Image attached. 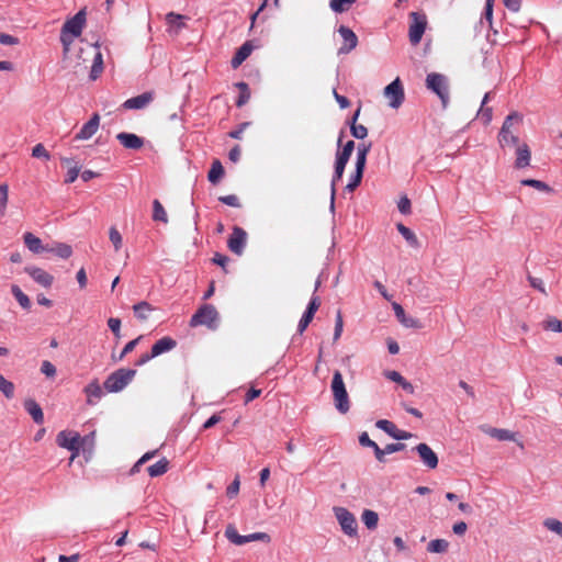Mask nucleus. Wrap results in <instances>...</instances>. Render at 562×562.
Listing matches in <instances>:
<instances>
[{"label":"nucleus","instance_id":"f257e3e1","mask_svg":"<svg viewBox=\"0 0 562 562\" xmlns=\"http://www.w3.org/2000/svg\"><path fill=\"white\" fill-rule=\"evenodd\" d=\"M86 23V13L80 10L75 16L66 21L61 27L60 41L64 46V52L67 53L75 37L80 36Z\"/></svg>","mask_w":562,"mask_h":562},{"label":"nucleus","instance_id":"f03ea898","mask_svg":"<svg viewBox=\"0 0 562 562\" xmlns=\"http://www.w3.org/2000/svg\"><path fill=\"white\" fill-rule=\"evenodd\" d=\"M335 408L340 414H347L350 409V400L344 382L342 374L336 370L330 384Z\"/></svg>","mask_w":562,"mask_h":562},{"label":"nucleus","instance_id":"7ed1b4c3","mask_svg":"<svg viewBox=\"0 0 562 562\" xmlns=\"http://www.w3.org/2000/svg\"><path fill=\"white\" fill-rule=\"evenodd\" d=\"M371 149V143H361L357 147L356 170L351 176L349 183L345 187L348 192H353L361 183L366 168L367 156Z\"/></svg>","mask_w":562,"mask_h":562},{"label":"nucleus","instance_id":"20e7f679","mask_svg":"<svg viewBox=\"0 0 562 562\" xmlns=\"http://www.w3.org/2000/svg\"><path fill=\"white\" fill-rule=\"evenodd\" d=\"M218 312L212 304H204L192 315L190 326H206L211 329L217 327Z\"/></svg>","mask_w":562,"mask_h":562},{"label":"nucleus","instance_id":"39448f33","mask_svg":"<svg viewBox=\"0 0 562 562\" xmlns=\"http://www.w3.org/2000/svg\"><path fill=\"white\" fill-rule=\"evenodd\" d=\"M520 121L521 116L517 112H513L506 116L498 133V142L502 147L516 146L518 144V136L513 127L514 123H519Z\"/></svg>","mask_w":562,"mask_h":562},{"label":"nucleus","instance_id":"423d86ee","mask_svg":"<svg viewBox=\"0 0 562 562\" xmlns=\"http://www.w3.org/2000/svg\"><path fill=\"white\" fill-rule=\"evenodd\" d=\"M135 373L132 369H119L106 378L104 389L111 393L120 392L133 380Z\"/></svg>","mask_w":562,"mask_h":562},{"label":"nucleus","instance_id":"0eeeda50","mask_svg":"<svg viewBox=\"0 0 562 562\" xmlns=\"http://www.w3.org/2000/svg\"><path fill=\"white\" fill-rule=\"evenodd\" d=\"M426 87L440 98L442 106L446 108L449 102L448 79L441 74H428L426 78Z\"/></svg>","mask_w":562,"mask_h":562},{"label":"nucleus","instance_id":"6e6552de","mask_svg":"<svg viewBox=\"0 0 562 562\" xmlns=\"http://www.w3.org/2000/svg\"><path fill=\"white\" fill-rule=\"evenodd\" d=\"M57 445L71 451L70 462H72L80 453L81 436L77 431L63 430L57 435Z\"/></svg>","mask_w":562,"mask_h":562},{"label":"nucleus","instance_id":"1a4fd4ad","mask_svg":"<svg viewBox=\"0 0 562 562\" xmlns=\"http://www.w3.org/2000/svg\"><path fill=\"white\" fill-rule=\"evenodd\" d=\"M334 514L342 532L348 537H356L358 533V524L355 515L345 507H334Z\"/></svg>","mask_w":562,"mask_h":562},{"label":"nucleus","instance_id":"9d476101","mask_svg":"<svg viewBox=\"0 0 562 562\" xmlns=\"http://www.w3.org/2000/svg\"><path fill=\"white\" fill-rule=\"evenodd\" d=\"M225 537L236 546H243L251 541H270V536L266 532H255L248 536H240L232 524L226 527Z\"/></svg>","mask_w":562,"mask_h":562},{"label":"nucleus","instance_id":"9b49d317","mask_svg":"<svg viewBox=\"0 0 562 562\" xmlns=\"http://www.w3.org/2000/svg\"><path fill=\"white\" fill-rule=\"evenodd\" d=\"M384 97L387 99L391 108L398 109L402 105L405 93L400 78H396L384 88Z\"/></svg>","mask_w":562,"mask_h":562},{"label":"nucleus","instance_id":"f8f14e48","mask_svg":"<svg viewBox=\"0 0 562 562\" xmlns=\"http://www.w3.org/2000/svg\"><path fill=\"white\" fill-rule=\"evenodd\" d=\"M412 20L408 31L409 42L413 45H417L425 33L427 21L424 14H419L417 12H412L409 14Z\"/></svg>","mask_w":562,"mask_h":562},{"label":"nucleus","instance_id":"ddd939ff","mask_svg":"<svg viewBox=\"0 0 562 562\" xmlns=\"http://www.w3.org/2000/svg\"><path fill=\"white\" fill-rule=\"evenodd\" d=\"M246 241L247 233L241 227L235 226L231 237L228 238L227 247L232 252L240 256L246 246Z\"/></svg>","mask_w":562,"mask_h":562},{"label":"nucleus","instance_id":"4468645a","mask_svg":"<svg viewBox=\"0 0 562 562\" xmlns=\"http://www.w3.org/2000/svg\"><path fill=\"white\" fill-rule=\"evenodd\" d=\"M24 271L40 285L50 288L54 282V277L42 268L29 266Z\"/></svg>","mask_w":562,"mask_h":562},{"label":"nucleus","instance_id":"2eb2a0df","mask_svg":"<svg viewBox=\"0 0 562 562\" xmlns=\"http://www.w3.org/2000/svg\"><path fill=\"white\" fill-rule=\"evenodd\" d=\"M154 100V92L147 91L139 95L127 99L122 106L125 110H140L146 108Z\"/></svg>","mask_w":562,"mask_h":562},{"label":"nucleus","instance_id":"dca6fc26","mask_svg":"<svg viewBox=\"0 0 562 562\" xmlns=\"http://www.w3.org/2000/svg\"><path fill=\"white\" fill-rule=\"evenodd\" d=\"M338 32L344 40V45L339 48V54L350 53L353 48H356L358 44V37L356 33L345 25H341Z\"/></svg>","mask_w":562,"mask_h":562},{"label":"nucleus","instance_id":"f3484780","mask_svg":"<svg viewBox=\"0 0 562 562\" xmlns=\"http://www.w3.org/2000/svg\"><path fill=\"white\" fill-rule=\"evenodd\" d=\"M375 425L378 428L384 430L387 435L397 440L408 439L413 437V434L397 429L396 426L387 419H380L376 422Z\"/></svg>","mask_w":562,"mask_h":562},{"label":"nucleus","instance_id":"a211bd4d","mask_svg":"<svg viewBox=\"0 0 562 562\" xmlns=\"http://www.w3.org/2000/svg\"><path fill=\"white\" fill-rule=\"evenodd\" d=\"M99 125L100 116L98 113H94L92 117L86 124H83L81 130L76 134L75 138L78 140L89 139L97 133Z\"/></svg>","mask_w":562,"mask_h":562},{"label":"nucleus","instance_id":"6ab92c4d","mask_svg":"<svg viewBox=\"0 0 562 562\" xmlns=\"http://www.w3.org/2000/svg\"><path fill=\"white\" fill-rule=\"evenodd\" d=\"M416 451L426 467L435 469L438 465L437 454L426 443H419L416 446Z\"/></svg>","mask_w":562,"mask_h":562},{"label":"nucleus","instance_id":"aec40b11","mask_svg":"<svg viewBox=\"0 0 562 562\" xmlns=\"http://www.w3.org/2000/svg\"><path fill=\"white\" fill-rule=\"evenodd\" d=\"M89 52L92 55V67L90 71V79L95 80L103 71V58L98 46H89Z\"/></svg>","mask_w":562,"mask_h":562},{"label":"nucleus","instance_id":"412c9836","mask_svg":"<svg viewBox=\"0 0 562 562\" xmlns=\"http://www.w3.org/2000/svg\"><path fill=\"white\" fill-rule=\"evenodd\" d=\"M117 140L127 149H140L144 146V139L133 133H119Z\"/></svg>","mask_w":562,"mask_h":562},{"label":"nucleus","instance_id":"4be33fe9","mask_svg":"<svg viewBox=\"0 0 562 562\" xmlns=\"http://www.w3.org/2000/svg\"><path fill=\"white\" fill-rule=\"evenodd\" d=\"M23 241L27 249L33 254H42L48 251V244L43 245L41 238L35 236L33 233H24Z\"/></svg>","mask_w":562,"mask_h":562},{"label":"nucleus","instance_id":"5701e85b","mask_svg":"<svg viewBox=\"0 0 562 562\" xmlns=\"http://www.w3.org/2000/svg\"><path fill=\"white\" fill-rule=\"evenodd\" d=\"M494 92L488 91L484 94L481 106L476 113L477 119L485 125L490 124L493 117V109L491 106H486V103L491 100Z\"/></svg>","mask_w":562,"mask_h":562},{"label":"nucleus","instance_id":"b1692460","mask_svg":"<svg viewBox=\"0 0 562 562\" xmlns=\"http://www.w3.org/2000/svg\"><path fill=\"white\" fill-rule=\"evenodd\" d=\"M254 49V45L251 41L245 42L235 53L234 57L232 58V67L238 68L251 54Z\"/></svg>","mask_w":562,"mask_h":562},{"label":"nucleus","instance_id":"393cba45","mask_svg":"<svg viewBox=\"0 0 562 562\" xmlns=\"http://www.w3.org/2000/svg\"><path fill=\"white\" fill-rule=\"evenodd\" d=\"M177 346V342L171 337H162L157 340L150 350V357H157L164 352L172 350Z\"/></svg>","mask_w":562,"mask_h":562},{"label":"nucleus","instance_id":"a878e982","mask_svg":"<svg viewBox=\"0 0 562 562\" xmlns=\"http://www.w3.org/2000/svg\"><path fill=\"white\" fill-rule=\"evenodd\" d=\"M484 431L490 437H492L498 441H516L517 442L516 434L508 429L488 427V428L484 429Z\"/></svg>","mask_w":562,"mask_h":562},{"label":"nucleus","instance_id":"bb28decb","mask_svg":"<svg viewBox=\"0 0 562 562\" xmlns=\"http://www.w3.org/2000/svg\"><path fill=\"white\" fill-rule=\"evenodd\" d=\"M24 408L32 416L33 420L41 425L44 423V414L41 406L32 398H27L24 402Z\"/></svg>","mask_w":562,"mask_h":562},{"label":"nucleus","instance_id":"cd10ccee","mask_svg":"<svg viewBox=\"0 0 562 562\" xmlns=\"http://www.w3.org/2000/svg\"><path fill=\"white\" fill-rule=\"evenodd\" d=\"M347 164H348L347 160L341 159L336 156L335 171H334V176H333V180H331V201H334V198H335V192H336L335 186L342 178V175H344Z\"/></svg>","mask_w":562,"mask_h":562},{"label":"nucleus","instance_id":"c85d7f7f","mask_svg":"<svg viewBox=\"0 0 562 562\" xmlns=\"http://www.w3.org/2000/svg\"><path fill=\"white\" fill-rule=\"evenodd\" d=\"M85 392L87 394V401L89 404H94L95 401H99L103 395L102 387L100 386L98 381H92L91 383H89L85 387Z\"/></svg>","mask_w":562,"mask_h":562},{"label":"nucleus","instance_id":"c756f323","mask_svg":"<svg viewBox=\"0 0 562 562\" xmlns=\"http://www.w3.org/2000/svg\"><path fill=\"white\" fill-rule=\"evenodd\" d=\"M516 155H517L516 161H515L516 168L520 169V168H525V167L529 166L530 150H529V147L527 144L518 146Z\"/></svg>","mask_w":562,"mask_h":562},{"label":"nucleus","instance_id":"7c9ffc66","mask_svg":"<svg viewBox=\"0 0 562 562\" xmlns=\"http://www.w3.org/2000/svg\"><path fill=\"white\" fill-rule=\"evenodd\" d=\"M47 252H53L59 258L68 259L72 255V248L65 243H54L53 245H48Z\"/></svg>","mask_w":562,"mask_h":562},{"label":"nucleus","instance_id":"2f4dec72","mask_svg":"<svg viewBox=\"0 0 562 562\" xmlns=\"http://www.w3.org/2000/svg\"><path fill=\"white\" fill-rule=\"evenodd\" d=\"M360 110L361 108L359 106L357 109V111L355 112L353 116H352V123H351V126H350V132L352 134L353 137L358 138V139H363L364 137H367L368 135V130L364 125H361V124H356V121L360 114Z\"/></svg>","mask_w":562,"mask_h":562},{"label":"nucleus","instance_id":"473e14b6","mask_svg":"<svg viewBox=\"0 0 562 562\" xmlns=\"http://www.w3.org/2000/svg\"><path fill=\"white\" fill-rule=\"evenodd\" d=\"M154 310L155 308L146 301H142L133 306L134 314L140 322L147 321L149 313Z\"/></svg>","mask_w":562,"mask_h":562},{"label":"nucleus","instance_id":"72a5a7b5","mask_svg":"<svg viewBox=\"0 0 562 562\" xmlns=\"http://www.w3.org/2000/svg\"><path fill=\"white\" fill-rule=\"evenodd\" d=\"M169 469V461L166 458L160 459L155 464L147 468L148 474L151 477L165 474Z\"/></svg>","mask_w":562,"mask_h":562},{"label":"nucleus","instance_id":"f704fd0d","mask_svg":"<svg viewBox=\"0 0 562 562\" xmlns=\"http://www.w3.org/2000/svg\"><path fill=\"white\" fill-rule=\"evenodd\" d=\"M361 520L368 529L374 530L378 527L379 515L374 510L364 509L361 515Z\"/></svg>","mask_w":562,"mask_h":562},{"label":"nucleus","instance_id":"c9c22d12","mask_svg":"<svg viewBox=\"0 0 562 562\" xmlns=\"http://www.w3.org/2000/svg\"><path fill=\"white\" fill-rule=\"evenodd\" d=\"M224 176V168L218 159L212 162L211 169L207 173V179L211 183H217Z\"/></svg>","mask_w":562,"mask_h":562},{"label":"nucleus","instance_id":"e433bc0d","mask_svg":"<svg viewBox=\"0 0 562 562\" xmlns=\"http://www.w3.org/2000/svg\"><path fill=\"white\" fill-rule=\"evenodd\" d=\"M11 293L18 301V303L24 310H29L31 307V301L29 296L18 286L16 284L11 285Z\"/></svg>","mask_w":562,"mask_h":562},{"label":"nucleus","instance_id":"4c0bfd02","mask_svg":"<svg viewBox=\"0 0 562 562\" xmlns=\"http://www.w3.org/2000/svg\"><path fill=\"white\" fill-rule=\"evenodd\" d=\"M153 220L156 222L168 223V215L159 200L153 201Z\"/></svg>","mask_w":562,"mask_h":562},{"label":"nucleus","instance_id":"58836bf2","mask_svg":"<svg viewBox=\"0 0 562 562\" xmlns=\"http://www.w3.org/2000/svg\"><path fill=\"white\" fill-rule=\"evenodd\" d=\"M184 16L181 14H177L175 12H170L166 15V21L169 24L171 29L175 30L176 33H178L181 29L186 26Z\"/></svg>","mask_w":562,"mask_h":562},{"label":"nucleus","instance_id":"ea45409f","mask_svg":"<svg viewBox=\"0 0 562 562\" xmlns=\"http://www.w3.org/2000/svg\"><path fill=\"white\" fill-rule=\"evenodd\" d=\"M236 87L239 89V95H238V99L236 101V105L238 108H241L243 105H245L249 101V99H250V90H249L248 85L246 82H244V81L237 82Z\"/></svg>","mask_w":562,"mask_h":562},{"label":"nucleus","instance_id":"a19ab883","mask_svg":"<svg viewBox=\"0 0 562 562\" xmlns=\"http://www.w3.org/2000/svg\"><path fill=\"white\" fill-rule=\"evenodd\" d=\"M542 328L553 333H562V321L554 316H549L542 322Z\"/></svg>","mask_w":562,"mask_h":562},{"label":"nucleus","instance_id":"79ce46f5","mask_svg":"<svg viewBox=\"0 0 562 562\" xmlns=\"http://www.w3.org/2000/svg\"><path fill=\"white\" fill-rule=\"evenodd\" d=\"M449 542L445 539H435L428 543L427 550L431 553H443L448 550Z\"/></svg>","mask_w":562,"mask_h":562},{"label":"nucleus","instance_id":"37998d69","mask_svg":"<svg viewBox=\"0 0 562 562\" xmlns=\"http://www.w3.org/2000/svg\"><path fill=\"white\" fill-rule=\"evenodd\" d=\"M357 0H330L329 7L334 12L342 13L350 9Z\"/></svg>","mask_w":562,"mask_h":562},{"label":"nucleus","instance_id":"c03bdc74","mask_svg":"<svg viewBox=\"0 0 562 562\" xmlns=\"http://www.w3.org/2000/svg\"><path fill=\"white\" fill-rule=\"evenodd\" d=\"M14 384L0 374V392H2L7 398L14 396Z\"/></svg>","mask_w":562,"mask_h":562},{"label":"nucleus","instance_id":"a18cd8bd","mask_svg":"<svg viewBox=\"0 0 562 562\" xmlns=\"http://www.w3.org/2000/svg\"><path fill=\"white\" fill-rule=\"evenodd\" d=\"M397 231L412 246L418 245L416 235L408 227L400 223L397 224Z\"/></svg>","mask_w":562,"mask_h":562},{"label":"nucleus","instance_id":"49530a36","mask_svg":"<svg viewBox=\"0 0 562 562\" xmlns=\"http://www.w3.org/2000/svg\"><path fill=\"white\" fill-rule=\"evenodd\" d=\"M520 183L522 186L532 187L538 191L549 192L551 190L546 182L536 179H522Z\"/></svg>","mask_w":562,"mask_h":562},{"label":"nucleus","instance_id":"de8ad7c7","mask_svg":"<svg viewBox=\"0 0 562 562\" xmlns=\"http://www.w3.org/2000/svg\"><path fill=\"white\" fill-rule=\"evenodd\" d=\"M543 526L548 530L559 535L562 538V521H560L555 518H547L543 521Z\"/></svg>","mask_w":562,"mask_h":562},{"label":"nucleus","instance_id":"09e8293b","mask_svg":"<svg viewBox=\"0 0 562 562\" xmlns=\"http://www.w3.org/2000/svg\"><path fill=\"white\" fill-rule=\"evenodd\" d=\"M109 237L114 246V250L119 251L123 243L122 235L120 234V232L115 227H111L109 231Z\"/></svg>","mask_w":562,"mask_h":562},{"label":"nucleus","instance_id":"8fccbe9b","mask_svg":"<svg viewBox=\"0 0 562 562\" xmlns=\"http://www.w3.org/2000/svg\"><path fill=\"white\" fill-rule=\"evenodd\" d=\"M9 187L7 183L0 186V216H4L8 203Z\"/></svg>","mask_w":562,"mask_h":562},{"label":"nucleus","instance_id":"3c124183","mask_svg":"<svg viewBox=\"0 0 562 562\" xmlns=\"http://www.w3.org/2000/svg\"><path fill=\"white\" fill-rule=\"evenodd\" d=\"M355 149V142L353 140H348L341 150L337 151V157L341 158V159H345L347 161H349L350 159V156L352 154Z\"/></svg>","mask_w":562,"mask_h":562},{"label":"nucleus","instance_id":"603ef678","mask_svg":"<svg viewBox=\"0 0 562 562\" xmlns=\"http://www.w3.org/2000/svg\"><path fill=\"white\" fill-rule=\"evenodd\" d=\"M32 156L35 158H42L45 160H49V158H50L49 153L46 150V148L44 147L43 144H37L33 147Z\"/></svg>","mask_w":562,"mask_h":562},{"label":"nucleus","instance_id":"864d4df0","mask_svg":"<svg viewBox=\"0 0 562 562\" xmlns=\"http://www.w3.org/2000/svg\"><path fill=\"white\" fill-rule=\"evenodd\" d=\"M527 280L529 281L530 286L538 290L542 294L547 295L544 283L540 278H536L532 277L531 274H528Z\"/></svg>","mask_w":562,"mask_h":562},{"label":"nucleus","instance_id":"5fc2aeb1","mask_svg":"<svg viewBox=\"0 0 562 562\" xmlns=\"http://www.w3.org/2000/svg\"><path fill=\"white\" fill-rule=\"evenodd\" d=\"M393 310L398 321L405 326H413L412 321L406 319L405 311L398 303H393Z\"/></svg>","mask_w":562,"mask_h":562},{"label":"nucleus","instance_id":"6e6d98bb","mask_svg":"<svg viewBox=\"0 0 562 562\" xmlns=\"http://www.w3.org/2000/svg\"><path fill=\"white\" fill-rule=\"evenodd\" d=\"M41 372L47 378H54L56 375V367L48 360L42 362Z\"/></svg>","mask_w":562,"mask_h":562},{"label":"nucleus","instance_id":"4d7b16f0","mask_svg":"<svg viewBox=\"0 0 562 562\" xmlns=\"http://www.w3.org/2000/svg\"><path fill=\"white\" fill-rule=\"evenodd\" d=\"M342 327H344V322H342L341 312L338 311L337 315H336L335 331H334V340L335 341L340 338L341 333H342Z\"/></svg>","mask_w":562,"mask_h":562},{"label":"nucleus","instance_id":"13d9d810","mask_svg":"<svg viewBox=\"0 0 562 562\" xmlns=\"http://www.w3.org/2000/svg\"><path fill=\"white\" fill-rule=\"evenodd\" d=\"M95 441V432L92 431L89 435L81 437V449L88 448L89 450H92Z\"/></svg>","mask_w":562,"mask_h":562},{"label":"nucleus","instance_id":"bf43d9fd","mask_svg":"<svg viewBox=\"0 0 562 562\" xmlns=\"http://www.w3.org/2000/svg\"><path fill=\"white\" fill-rule=\"evenodd\" d=\"M109 328L117 337H121V321L119 318L111 317L108 321Z\"/></svg>","mask_w":562,"mask_h":562},{"label":"nucleus","instance_id":"052dcab7","mask_svg":"<svg viewBox=\"0 0 562 562\" xmlns=\"http://www.w3.org/2000/svg\"><path fill=\"white\" fill-rule=\"evenodd\" d=\"M222 203L233 206V207H239V199L235 194L224 195L220 196L218 199Z\"/></svg>","mask_w":562,"mask_h":562},{"label":"nucleus","instance_id":"680f3d73","mask_svg":"<svg viewBox=\"0 0 562 562\" xmlns=\"http://www.w3.org/2000/svg\"><path fill=\"white\" fill-rule=\"evenodd\" d=\"M313 317L314 316L312 314L304 312L302 318L300 319L299 326H297V330L300 334H302L307 328L310 323L313 321Z\"/></svg>","mask_w":562,"mask_h":562},{"label":"nucleus","instance_id":"e2e57ef3","mask_svg":"<svg viewBox=\"0 0 562 562\" xmlns=\"http://www.w3.org/2000/svg\"><path fill=\"white\" fill-rule=\"evenodd\" d=\"M240 487L239 477H235V480L228 485L226 490V494L228 497H234L238 494Z\"/></svg>","mask_w":562,"mask_h":562},{"label":"nucleus","instance_id":"0e129e2a","mask_svg":"<svg viewBox=\"0 0 562 562\" xmlns=\"http://www.w3.org/2000/svg\"><path fill=\"white\" fill-rule=\"evenodd\" d=\"M493 5L494 0H486L483 18L488 22V24L492 26V19H493Z\"/></svg>","mask_w":562,"mask_h":562},{"label":"nucleus","instance_id":"69168bd1","mask_svg":"<svg viewBox=\"0 0 562 562\" xmlns=\"http://www.w3.org/2000/svg\"><path fill=\"white\" fill-rule=\"evenodd\" d=\"M319 306H321V299L318 296L314 295L311 299L305 312L310 313L314 316L315 313L317 312V310L319 308Z\"/></svg>","mask_w":562,"mask_h":562},{"label":"nucleus","instance_id":"338daca9","mask_svg":"<svg viewBox=\"0 0 562 562\" xmlns=\"http://www.w3.org/2000/svg\"><path fill=\"white\" fill-rule=\"evenodd\" d=\"M80 168L78 166L69 167L67 171V177L65 179L66 183H72L79 176Z\"/></svg>","mask_w":562,"mask_h":562},{"label":"nucleus","instance_id":"774afa93","mask_svg":"<svg viewBox=\"0 0 562 562\" xmlns=\"http://www.w3.org/2000/svg\"><path fill=\"white\" fill-rule=\"evenodd\" d=\"M19 40L10 34L0 33V44L2 45H16Z\"/></svg>","mask_w":562,"mask_h":562}]
</instances>
